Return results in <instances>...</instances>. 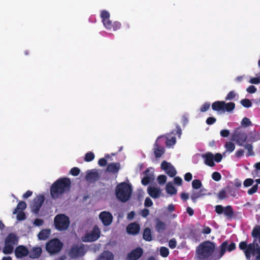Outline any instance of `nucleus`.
Listing matches in <instances>:
<instances>
[{"mask_svg":"<svg viewBox=\"0 0 260 260\" xmlns=\"http://www.w3.org/2000/svg\"><path fill=\"white\" fill-rule=\"evenodd\" d=\"M71 184L70 179L67 177L60 178L56 180L50 188L51 198L53 199H58L64 193L69 191Z\"/></svg>","mask_w":260,"mask_h":260,"instance_id":"nucleus-1","label":"nucleus"},{"mask_svg":"<svg viewBox=\"0 0 260 260\" xmlns=\"http://www.w3.org/2000/svg\"><path fill=\"white\" fill-rule=\"evenodd\" d=\"M215 249V244L210 241H205L196 248L197 260H208L212 255Z\"/></svg>","mask_w":260,"mask_h":260,"instance_id":"nucleus-2","label":"nucleus"},{"mask_svg":"<svg viewBox=\"0 0 260 260\" xmlns=\"http://www.w3.org/2000/svg\"><path fill=\"white\" fill-rule=\"evenodd\" d=\"M132 191V187L129 184L122 182L116 186L115 194L119 201L125 202L130 198Z\"/></svg>","mask_w":260,"mask_h":260,"instance_id":"nucleus-3","label":"nucleus"},{"mask_svg":"<svg viewBox=\"0 0 260 260\" xmlns=\"http://www.w3.org/2000/svg\"><path fill=\"white\" fill-rule=\"evenodd\" d=\"M87 246L83 244H73L68 251L69 257L76 259L83 256L87 251Z\"/></svg>","mask_w":260,"mask_h":260,"instance_id":"nucleus-4","label":"nucleus"},{"mask_svg":"<svg viewBox=\"0 0 260 260\" xmlns=\"http://www.w3.org/2000/svg\"><path fill=\"white\" fill-rule=\"evenodd\" d=\"M70 223L69 217L63 214L56 215L54 218L55 229L59 231H64L68 229Z\"/></svg>","mask_w":260,"mask_h":260,"instance_id":"nucleus-5","label":"nucleus"},{"mask_svg":"<svg viewBox=\"0 0 260 260\" xmlns=\"http://www.w3.org/2000/svg\"><path fill=\"white\" fill-rule=\"evenodd\" d=\"M62 242L57 238L50 240L46 244V250L50 254L53 255L59 253L63 248Z\"/></svg>","mask_w":260,"mask_h":260,"instance_id":"nucleus-6","label":"nucleus"},{"mask_svg":"<svg viewBox=\"0 0 260 260\" xmlns=\"http://www.w3.org/2000/svg\"><path fill=\"white\" fill-rule=\"evenodd\" d=\"M215 211L219 215L223 214L228 220H231L235 217V213L233 207L231 205L223 207L218 205L215 206Z\"/></svg>","mask_w":260,"mask_h":260,"instance_id":"nucleus-7","label":"nucleus"},{"mask_svg":"<svg viewBox=\"0 0 260 260\" xmlns=\"http://www.w3.org/2000/svg\"><path fill=\"white\" fill-rule=\"evenodd\" d=\"M100 236V231L97 226H95L92 231L87 234L85 236L82 238L84 242H93L99 238Z\"/></svg>","mask_w":260,"mask_h":260,"instance_id":"nucleus-8","label":"nucleus"},{"mask_svg":"<svg viewBox=\"0 0 260 260\" xmlns=\"http://www.w3.org/2000/svg\"><path fill=\"white\" fill-rule=\"evenodd\" d=\"M161 169L164 170L168 174V175L171 177H174L177 173L176 170H175L174 167L166 160H164L161 162Z\"/></svg>","mask_w":260,"mask_h":260,"instance_id":"nucleus-9","label":"nucleus"},{"mask_svg":"<svg viewBox=\"0 0 260 260\" xmlns=\"http://www.w3.org/2000/svg\"><path fill=\"white\" fill-rule=\"evenodd\" d=\"M143 254V249L138 247L133 249L127 255V258L128 260H138L139 259Z\"/></svg>","mask_w":260,"mask_h":260,"instance_id":"nucleus-10","label":"nucleus"},{"mask_svg":"<svg viewBox=\"0 0 260 260\" xmlns=\"http://www.w3.org/2000/svg\"><path fill=\"white\" fill-rule=\"evenodd\" d=\"M99 218L105 226H108L112 222L113 216L110 212L103 211L100 213Z\"/></svg>","mask_w":260,"mask_h":260,"instance_id":"nucleus-11","label":"nucleus"},{"mask_svg":"<svg viewBox=\"0 0 260 260\" xmlns=\"http://www.w3.org/2000/svg\"><path fill=\"white\" fill-rule=\"evenodd\" d=\"M44 197L43 195H40L35 198L33 201L32 209L35 213H38L44 202Z\"/></svg>","mask_w":260,"mask_h":260,"instance_id":"nucleus-12","label":"nucleus"},{"mask_svg":"<svg viewBox=\"0 0 260 260\" xmlns=\"http://www.w3.org/2000/svg\"><path fill=\"white\" fill-rule=\"evenodd\" d=\"M220 257H222L225 253L226 250L231 252L236 249V244L235 243H231L229 245V242L227 240L224 241L220 246Z\"/></svg>","mask_w":260,"mask_h":260,"instance_id":"nucleus-13","label":"nucleus"},{"mask_svg":"<svg viewBox=\"0 0 260 260\" xmlns=\"http://www.w3.org/2000/svg\"><path fill=\"white\" fill-rule=\"evenodd\" d=\"M29 253L28 249L23 245L18 246L15 250V254L17 258H22Z\"/></svg>","mask_w":260,"mask_h":260,"instance_id":"nucleus-14","label":"nucleus"},{"mask_svg":"<svg viewBox=\"0 0 260 260\" xmlns=\"http://www.w3.org/2000/svg\"><path fill=\"white\" fill-rule=\"evenodd\" d=\"M258 246L257 243H251L248 244L247 248L244 251L245 256L247 259L249 260L250 259L251 255H254L255 252L256 251V248H258Z\"/></svg>","mask_w":260,"mask_h":260,"instance_id":"nucleus-15","label":"nucleus"},{"mask_svg":"<svg viewBox=\"0 0 260 260\" xmlns=\"http://www.w3.org/2000/svg\"><path fill=\"white\" fill-rule=\"evenodd\" d=\"M104 26L109 30H113L116 31L121 27V23L119 22L115 21L113 23L112 22L110 19L103 22Z\"/></svg>","mask_w":260,"mask_h":260,"instance_id":"nucleus-16","label":"nucleus"},{"mask_svg":"<svg viewBox=\"0 0 260 260\" xmlns=\"http://www.w3.org/2000/svg\"><path fill=\"white\" fill-rule=\"evenodd\" d=\"M207 190L204 188L200 189L199 190H192L190 198L194 203L197 202V199L207 194Z\"/></svg>","mask_w":260,"mask_h":260,"instance_id":"nucleus-17","label":"nucleus"},{"mask_svg":"<svg viewBox=\"0 0 260 260\" xmlns=\"http://www.w3.org/2000/svg\"><path fill=\"white\" fill-rule=\"evenodd\" d=\"M202 157L204 158V162L206 165L211 167L215 166L214 155L211 152H207L203 154Z\"/></svg>","mask_w":260,"mask_h":260,"instance_id":"nucleus-18","label":"nucleus"},{"mask_svg":"<svg viewBox=\"0 0 260 260\" xmlns=\"http://www.w3.org/2000/svg\"><path fill=\"white\" fill-rule=\"evenodd\" d=\"M147 191L149 196L153 199L159 198L161 194V190L159 188L149 186L148 187Z\"/></svg>","mask_w":260,"mask_h":260,"instance_id":"nucleus-19","label":"nucleus"},{"mask_svg":"<svg viewBox=\"0 0 260 260\" xmlns=\"http://www.w3.org/2000/svg\"><path fill=\"white\" fill-rule=\"evenodd\" d=\"M235 139L239 145L243 146V144L247 140V136L245 133L239 132L235 134Z\"/></svg>","mask_w":260,"mask_h":260,"instance_id":"nucleus-20","label":"nucleus"},{"mask_svg":"<svg viewBox=\"0 0 260 260\" xmlns=\"http://www.w3.org/2000/svg\"><path fill=\"white\" fill-rule=\"evenodd\" d=\"M140 229V225L135 222L129 224L126 228L127 232L133 235L137 234L139 232Z\"/></svg>","mask_w":260,"mask_h":260,"instance_id":"nucleus-21","label":"nucleus"},{"mask_svg":"<svg viewBox=\"0 0 260 260\" xmlns=\"http://www.w3.org/2000/svg\"><path fill=\"white\" fill-rule=\"evenodd\" d=\"M18 242V237L14 233H10L5 239V243L12 245H17Z\"/></svg>","mask_w":260,"mask_h":260,"instance_id":"nucleus-22","label":"nucleus"},{"mask_svg":"<svg viewBox=\"0 0 260 260\" xmlns=\"http://www.w3.org/2000/svg\"><path fill=\"white\" fill-rule=\"evenodd\" d=\"M114 255L111 252L104 251L100 254L96 260H113Z\"/></svg>","mask_w":260,"mask_h":260,"instance_id":"nucleus-23","label":"nucleus"},{"mask_svg":"<svg viewBox=\"0 0 260 260\" xmlns=\"http://www.w3.org/2000/svg\"><path fill=\"white\" fill-rule=\"evenodd\" d=\"M155 148L153 149L154 154L156 158L160 157L165 153V148L159 146L156 142L154 144Z\"/></svg>","mask_w":260,"mask_h":260,"instance_id":"nucleus-24","label":"nucleus"},{"mask_svg":"<svg viewBox=\"0 0 260 260\" xmlns=\"http://www.w3.org/2000/svg\"><path fill=\"white\" fill-rule=\"evenodd\" d=\"M120 169V164L112 162L109 164L107 168V171L112 173H117Z\"/></svg>","mask_w":260,"mask_h":260,"instance_id":"nucleus-25","label":"nucleus"},{"mask_svg":"<svg viewBox=\"0 0 260 260\" xmlns=\"http://www.w3.org/2000/svg\"><path fill=\"white\" fill-rule=\"evenodd\" d=\"M42 250L41 247H34L29 252V256L31 258H39L41 253Z\"/></svg>","mask_w":260,"mask_h":260,"instance_id":"nucleus-26","label":"nucleus"},{"mask_svg":"<svg viewBox=\"0 0 260 260\" xmlns=\"http://www.w3.org/2000/svg\"><path fill=\"white\" fill-rule=\"evenodd\" d=\"M50 233L51 230L50 229H43L39 233L38 237L41 240H45L48 238Z\"/></svg>","mask_w":260,"mask_h":260,"instance_id":"nucleus-27","label":"nucleus"},{"mask_svg":"<svg viewBox=\"0 0 260 260\" xmlns=\"http://www.w3.org/2000/svg\"><path fill=\"white\" fill-rule=\"evenodd\" d=\"M224 101H216L212 103V108L215 111H221L223 112Z\"/></svg>","mask_w":260,"mask_h":260,"instance_id":"nucleus-28","label":"nucleus"},{"mask_svg":"<svg viewBox=\"0 0 260 260\" xmlns=\"http://www.w3.org/2000/svg\"><path fill=\"white\" fill-rule=\"evenodd\" d=\"M99 178V174L96 172L88 171L85 176V179L87 181L96 180Z\"/></svg>","mask_w":260,"mask_h":260,"instance_id":"nucleus-29","label":"nucleus"},{"mask_svg":"<svg viewBox=\"0 0 260 260\" xmlns=\"http://www.w3.org/2000/svg\"><path fill=\"white\" fill-rule=\"evenodd\" d=\"M166 229V224L164 222L161 221L159 219L156 220L155 229L157 232L160 233L164 231Z\"/></svg>","mask_w":260,"mask_h":260,"instance_id":"nucleus-30","label":"nucleus"},{"mask_svg":"<svg viewBox=\"0 0 260 260\" xmlns=\"http://www.w3.org/2000/svg\"><path fill=\"white\" fill-rule=\"evenodd\" d=\"M26 208V204L24 201H20L17 205V207L14 209L13 213L14 214H17L19 211H23Z\"/></svg>","mask_w":260,"mask_h":260,"instance_id":"nucleus-31","label":"nucleus"},{"mask_svg":"<svg viewBox=\"0 0 260 260\" xmlns=\"http://www.w3.org/2000/svg\"><path fill=\"white\" fill-rule=\"evenodd\" d=\"M223 105V112H230L232 111L235 108V104L233 102L226 103L225 102H224Z\"/></svg>","mask_w":260,"mask_h":260,"instance_id":"nucleus-32","label":"nucleus"},{"mask_svg":"<svg viewBox=\"0 0 260 260\" xmlns=\"http://www.w3.org/2000/svg\"><path fill=\"white\" fill-rule=\"evenodd\" d=\"M251 236L254 238H258L260 243V225H256L253 229Z\"/></svg>","mask_w":260,"mask_h":260,"instance_id":"nucleus-33","label":"nucleus"},{"mask_svg":"<svg viewBox=\"0 0 260 260\" xmlns=\"http://www.w3.org/2000/svg\"><path fill=\"white\" fill-rule=\"evenodd\" d=\"M143 236V239L147 241H150L152 240V236L150 228H146L144 229Z\"/></svg>","mask_w":260,"mask_h":260,"instance_id":"nucleus-34","label":"nucleus"},{"mask_svg":"<svg viewBox=\"0 0 260 260\" xmlns=\"http://www.w3.org/2000/svg\"><path fill=\"white\" fill-rule=\"evenodd\" d=\"M166 190L167 193L173 195L177 193V190L171 182H168L166 185Z\"/></svg>","mask_w":260,"mask_h":260,"instance_id":"nucleus-35","label":"nucleus"},{"mask_svg":"<svg viewBox=\"0 0 260 260\" xmlns=\"http://www.w3.org/2000/svg\"><path fill=\"white\" fill-rule=\"evenodd\" d=\"M13 249L14 248L13 245L5 243V246L3 249V252L5 254H9L12 253Z\"/></svg>","mask_w":260,"mask_h":260,"instance_id":"nucleus-36","label":"nucleus"},{"mask_svg":"<svg viewBox=\"0 0 260 260\" xmlns=\"http://www.w3.org/2000/svg\"><path fill=\"white\" fill-rule=\"evenodd\" d=\"M245 149L247 150L246 156H253L254 155V152L253 151V146L252 144H246L243 145Z\"/></svg>","mask_w":260,"mask_h":260,"instance_id":"nucleus-37","label":"nucleus"},{"mask_svg":"<svg viewBox=\"0 0 260 260\" xmlns=\"http://www.w3.org/2000/svg\"><path fill=\"white\" fill-rule=\"evenodd\" d=\"M100 16L103 22L108 20L110 18V13L106 10L101 11Z\"/></svg>","mask_w":260,"mask_h":260,"instance_id":"nucleus-38","label":"nucleus"},{"mask_svg":"<svg viewBox=\"0 0 260 260\" xmlns=\"http://www.w3.org/2000/svg\"><path fill=\"white\" fill-rule=\"evenodd\" d=\"M202 186V182L201 180L199 179H194L192 182V187L194 189H201V187Z\"/></svg>","mask_w":260,"mask_h":260,"instance_id":"nucleus-39","label":"nucleus"},{"mask_svg":"<svg viewBox=\"0 0 260 260\" xmlns=\"http://www.w3.org/2000/svg\"><path fill=\"white\" fill-rule=\"evenodd\" d=\"M94 154L92 152H88L85 155L84 160L86 162L91 161L94 159Z\"/></svg>","mask_w":260,"mask_h":260,"instance_id":"nucleus-40","label":"nucleus"},{"mask_svg":"<svg viewBox=\"0 0 260 260\" xmlns=\"http://www.w3.org/2000/svg\"><path fill=\"white\" fill-rule=\"evenodd\" d=\"M225 147L226 149V151H229V152H232L234 150L235 146L233 142H228L226 143Z\"/></svg>","mask_w":260,"mask_h":260,"instance_id":"nucleus-41","label":"nucleus"},{"mask_svg":"<svg viewBox=\"0 0 260 260\" xmlns=\"http://www.w3.org/2000/svg\"><path fill=\"white\" fill-rule=\"evenodd\" d=\"M169 254V249L166 247H161L160 249V254L163 257H166Z\"/></svg>","mask_w":260,"mask_h":260,"instance_id":"nucleus-42","label":"nucleus"},{"mask_svg":"<svg viewBox=\"0 0 260 260\" xmlns=\"http://www.w3.org/2000/svg\"><path fill=\"white\" fill-rule=\"evenodd\" d=\"M240 103L245 108H249L252 106L251 101L248 99H244L241 101Z\"/></svg>","mask_w":260,"mask_h":260,"instance_id":"nucleus-43","label":"nucleus"},{"mask_svg":"<svg viewBox=\"0 0 260 260\" xmlns=\"http://www.w3.org/2000/svg\"><path fill=\"white\" fill-rule=\"evenodd\" d=\"M237 94L235 93L234 91H231L229 92V93L227 94L226 96L225 97V99L226 101L228 100H232L236 97Z\"/></svg>","mask_w":260,"mask_h":260,"instance_id":"nucleus-44","label":"nucleus"},{"mask_svg":"<svg viewBox=\"0 0 260 260\" xmlns=\"http://www.w3.org/2000/svg\"><path fill=\"white\" fill-rule=\"evenodd\" d=\"M157 181L160 184H164L167 181V177L164 175H160L157 177Z\"/></svg>","mask_w":260,"mask_h":260,"instance_id":"nucleus-45","label":"nucleus"},{"mask_svg":"<svg viewBox=\"0 0 260 260\" xmlns=\"http://www.w3.org/2000/svg\"><path fill=\"white\" fill-rule=\"evenodd\" d=\"M212 178L215 181H219L221 178V174L218 172H214L212 174Z\"/></svg>","mask_w":260,"mask_h":260,"instance_id":"nucleus-46","label":"nucleus"},{"mask_svg":"<svg viewBox=\"0 0 260 260\" xmlns=\"http://www.w3.org/2000/svg\"><path fill=\"white\" fill-rule=\"evenodd\" d=\"M251 124V122L250 119L247 117H244L242 121L241 125L244 127H247Z\"/></svg>","mask_w":260,"mask_h":260,"instance_id":"nucleus-47","label":"nucleus"},{"mask_svg":"<svg viewBox=\"0 0 260 260\" xmlns=\"http://www.w3.org/2000/svg\"><path fill=\"white\" fill-rule=\"evenodd\" d=\"M210 107V104L209 102H206L201 106L200 111L201 112H205L209 109Z\"/></svg>","mask_w":260,"mask_h":260,"instance_id":"nucleus-48","label":"nucleus"},{"mask_svg":"<svg viewBox=\"0 0 260 260\" xmlns=\"http://www.w3.org/2000/svg\"><path fill=\"white\" fill-rule=\"evenodd\" d=\"M80 172V169L77 167H74L70 170V173L74 176H78Z\"/></svg>","mask_w":260,"mask_h":260,"instance_id":"nucleus-49","label":"nucleus"},{"mask_svg":"<svg viewBox=\"0 0 260 260\" xmlns=\"http://www.w3.org/2000/svg\"><path fill=\"white\" fill-rule=\"evenodd\" d=\"M254 182V181L251 178H247L245 180V181L243 182V185L244 187H249L251 186Z\"/></svg>","mask_w":260,"mask_h":260,"instance_id":"nucleus-50","label":"nucleus"},{"mask_svg":"<svg viewBox=\"0 0 260 260\" xmlns=\"http://www.w3.org/2000/svg\"><path fill=\"white\" fill-rule=\"evenodd\" d=\"M258 189V184H256L254 185L251 188H250L248 191L247 193L249 195H251L254 193H255Z\"/></svg>","mask_w":260,"mask_h":260,"instance_id":"nucleus-51","label":"nucleus"},{"mask_svg":"<svg viewBox=\"0 0 260 260\" xmlns=\"http://www.w3.org/2000/svg\"><path fill=\"white\" fill-rule=\"evenodd\" d=\"M17 213V219L18 220H24L25 219L26 216L23 211H19Z\"/></svg>","mask_w":260,"mask_h":260,"instance_id":"nucleus-52","label":"nucleus"},{"mask_svg":"<svg viewBox=\"0 0 260 260\" xmlns=\"http://www.w3.org/2000/svg\"><path fill=\"white\" fill-rule=\"evenodd\" d=\"M248 246V244H247L246 241H242L239 243V247L240 249L243 250L244 252L246 250Z\"/></svg>","mask_w":260,"mask_h":260,"instance_id":"nucleus-53","label":"nucleus"},{"mask_svg":"<svg viewBox=\"0 0 260 260\" xmlns=\"http://www.w3.org/2000/svg\"><path fill=\"white\" fill-rule=\"evenodd\" d=\"M152 205L153 202L151 199L149 197H147L145 200L144 206L146 207H150L152 206Z\"/></svg>","mask_w":260,"mask_h":260,"instance_id":"nucleus-54","label":"nucleus"},{"mask_svg":"<svg viewBox=\"0 0 260 260\" xmlns=\"http://www.w3.org/2000/svg\"><path fill=\"white\" fill-rule=\"evenodd\" d=\"M216 121V119L214 117H209L207 118L206 122L208 125H212Z\"/></svg>","mask_w":260,"mask_h":260,"instance_id":"nucleus-55","label":"nucleus"},{"mask_svg":"<svg viewBox=\"0 0 260 260\" xmlns=\"http://www.w3.org/2000/svg\"><path fill=\"white\" fill-rule=\"evenodd\" d=\"M177 245V242L176 240L173 238L171 239L169 242V246L171 249H174L176 247Z\"/></svg>","mask_w":260,"mask_h":260,"instance_id":"nucleus-56","label":"nucleus"},{"mask_svg":"<svg viewBox=\"0 0 260 260\" xmlns=\"http://www.w3.org/2000/svg\"><path fill=\"white\" fill-rule=\"evenodd\" d=\"M150 181V178L149 176H145L143 178H142L141 183L144 185H148Z\"/></svg>","mask_w":260,"mask_h":260,"instance_id":"nucleus-57","label":"nucleus"},{"mask_svg":"<svg viewBox=\"0 0 260 260\" xmlns=\"http://www.w3.org/2000/svg\"><path fill=\"white\" fill-rule=\"evenodd\" d=\"M176 143V138L175 137H172L169 139H167L166 141V145L168 146L173 145Z\"/></svg>","mask_w":260,"mask_h":260,"instance_id":"nucleus-58","label":"nucleus"},{"mask_svg":"<svg viewBox=\"0 0 260 260\" xmlns=\"http://www.w3.org/2000/svg\"><path fill=\"white\" fill-rule=\"evenodd\" d=\"M218 197L220 200L225 199L226 197V191L223 189L221 190L218 194Z\"/></svg>","mask_w":260,"mask_h":260,"instance_id":"nucleus-59","label":"nucleus"},{"mask_svg":"<svg viewBox=\"0 0 260 260\" xmlns=\"http://www.w3.org/2000/svg\"><path fill=\"white\" fill-rule=\"evenodd\" d=\"M107 164V161L105 158H101L98 161V165L101 167H105Z\"/></svg>","mask_w":260,"mask_h":260,"instance_id":"nucleus-60","label":"nucleus"},{"mask_svg":"<svg viewBox=\"0 0 260 260\" xmlns=\"http://www.w3.org/2000/svg\"><path fill=\"white\" fill-rule=\"evenodd\" d=\"M220 136L223 138H226L230 135V131L228 129H222L220 132Z\"/></svg>","mask_w":260,"mask_h":260,"instance_id":"nucleus-61","label":"nucleus"},{"mask_svg":"<svg viewBox=\"0 0 260 260\" xmlns=\"http://www.w3.org/2000/svg\"><path fill=\"white\" fill-rule=\"evenodd\" d=\"M222 158V156L220 153H217L215 155V156H214V160L216 162H219L221 161Z\"/></svg>","mask_w":260,"mask_h":260,"instance_id":"nucleus-62","label":"nucleus"},{"mask_svg":"<svg viewBox=\"0 0 260 260\" xmlns=\"http://www.w3.org/2000/svg\"><path fill=\"white\" fill-rule=\"evenodd\" d=\"M247 91L250 93H253L256 92V88L253 85L249 86L246 89Z\"/></svg>","mask_w":260,"mask_h":260,"instance_id":"nucleus-63","label":"nucleus"},{"mask_svg":"<svg viewBox=\"0 0 260 260\" xmlns=\"http://www.w3.org/2000/svg\"><path fill=\"white\" fill-rule=\"evenodd\" d=\"M174 183L177 185H181L182 183V180L180 177H175L174 179Z\"/></svg>","mask_w":260,"mask_h":260,"instance_id":"nucleus-64","label":"nucleus"}]
</instances>
